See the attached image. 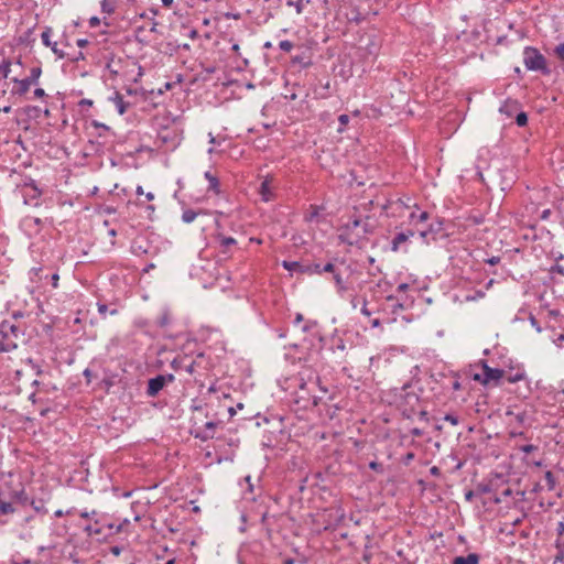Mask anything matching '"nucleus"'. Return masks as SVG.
Returning a JSON list of instances; mask_svg holds the SVG:
<instances>
[{"mask_svg": "<svg viewBox=\"0 0 564 564\" xmlns=\"http://www.w3.org/2000/svg\"><path fill=\"white\" fill-rule=\"evenodd\" d=\"M175 377L172 373L169 375H159L154 378H151L148 381L147 394L148 397L154 398L159 394V392L169 383L174 381Z\"/></svg>", "mask_w": 564, "mask_h": 564, "instance_id": "5", "label": "nucleus"}, {"mask_svg": "<svg viewBox=\"0 0 564 564\" xmlns=\"http://www.w3.org/2000/svg\"><path fill=\"white\" fill-rule=\"evenodd\" d=\"M198 213L192 210V209H186L183 212L182 214V220L186 224H191L195 220V218L197 217Z\"/></svg>", "mask_w": 564, "mask_h": 564, "instance_id": "18", "label": "nucleus"}, {"mask_svg": "<svg viewBox=\"0 0 564 564\" xmlns=\"http://www.w3.org/2000/svg\"><path fill=\"white\" fill-rule=\"evenodd\" d=\"M340 265H336L332 262L326 263L324 267L321 265V274L323 272L334 273Z\"/></svg>", "mask_w": 564, "mask_h": 564, "instance_id": "25", "label": "nucleus"}, {"mask_svg": "<svg viewBox=\"0 0 564 564\" xmlns=\"http://www.w3.org/2000/svg\"><path fill=\"white\" fill-rule=\"evenodd\" d=\"M556 533H557V538H564V522L563 521L557 523Z\"/></svg>", "mask_w": 564, "mask_h": 564, "instance_id": "34", "label": "nucleus"}, {"mask_svg": "<svg viewBox=\"0 0 564 564\" xmlns=\"http://www.w3.org/2000/svg\"><path fill=\"white\" fill-rule=\"evenodd\" d=\"M184 370L189 373V375H193L194 371H195V361H192L191 364L188 365H185L184 366Z\"/></svg>", "mask_w": 564, "mask_h": 564, "instance_id": "36", "label": "nucleus"}, {"mask_svg": "<svg viewBox=\"0 0 564 564\" xmlns=\"http://www.w3.org/2000/svg\"><path fill=\"white\" fill-rule=\"evenodd\" d=\"M88 44V41L86 39H79L77 40V46L84 47Z\"/></svg>", "mask_w": 564, "mask_h": 564, "instance_id": "50", "label": "nucleus"}, {"mask_svg": "<svg viewBox=\"0 0 564 564\" xmlns=\"http://www.w3.org/2000/svg\"><path fill=\"white\" fill-rule=\"evenodd\" d=\"M303 321V315L297 313L294 319V324H300Z\"/></svg>", "mask_w": 564, "mask_h": 564, "instance_id": "55", "label": "nucleus"}, {"mask_svg": "<svg viewBox=\"0 0 564 564\" xmlns=\"http://www.w3.org/2000/svg\"><path fill=\"white\" fill-rule=\"evenodd\" d=\"M41 74H42L41 67L36 66V67L31 68L30 75L26 78H23V79L12 78V80L18 85L15 93L19 95H25L32 85L37 84Z\"/></svg>", "mask_w": 564, "mask_h": 564, "instance_id": "4", "label": "nucleus"}, {"mask_svg": "<svg viewBox=\"0 0 564 564\" xmlns=\"http://www.w3.org/2000/svg\"><path fill=\"white\" fill-rule=\"evenodd\" d=\"M116 0H102L101 10L105 13L111 14L115 11Z\"/></svg>", "mask_w": 564, "mask_h": 564, "instance_id": "19", "label": "nucleus"}, {"mask_svg": "<svg viewBox=\"0 0 564 564\" xmlns=\"http://www.w3.org/2000/svg\"><path fill=\"white\" fill-rule=\"evenodd\" d=\"M14 512V507L11 502H7L0 498V516H6Z\"/></svg>", "mask_w": 564, "mask_h": 564, "instance_id": "16", "label": "nucleus"}, {"mask_svg": "<svg viewBox=\"0 0 564 564\" xmlns=\"http://www.w3.org/2000/svg\"><path fill=\"white\" fill-rule=\"evenodd\" d=\"M343 265L344 264L341 263L340 267L333 273V279L339 295H343L348 290V286L343 279Z\"/></svg>", "mask_w": 564, "mask_h": 564, "instance_id": "9", "label": "nucleus"}, {"mask_svg": "<svg viewBox=\"0 0 564 564\" xmlns=\"http://www.w3.org/2000/svg\"><path fill=\"white\" fill-rule=\"evenodd\" d=\"M511 495H512V490L510 488L505 489L501 494L502 497H509Z\"/></svg>", "mask_w": 564, "mask_h": 564, "instance_id": "56", "label": "nucleus"}, {"mask_svg": "<svg viewBox=\"0 0 564 564\" xmlns=\"http://www.w3.org/2000/svg\"><path fill=\"white\" fill-rule=\"evenodd\" d=\"M294 563H295V562H294V560H293V558H286V560L284 561V564H294Z\"/></svg>", "mask_w": 564, "mask_h": 564, "instance_id": "64", "label": "nucleus"}, {"mask_svg": "<svg viewBox=\"0 0 564 564\" xmlns=\"http://www.w3.org/2000/svg\"><path fill=\"white\" fill-rule=\"evenodd\" d=\"M108 311V307L106 304H98V312L101 314V315H106Z\"/></svg>", "mask_w": 564, "mask_h": 564, "instance_id": "43", "label": "nucleus"}, {"mask_svg": "<svg viewBox=\"0 0 564 564\" xmlns=\"http://www.w3.org/2000/svg\"><path fill=\"white\" fill-rule=\"evenodd\" d=\"M420 237L425 241V242H429L430 241V237H432V239L434 240L435 237L434 235L432 234L431 230H425V229H422V230H419L417 231Z\"/></svg>", "mask_w": 564, "mask_h": 564, "instance_id": "27", "label": "nucleus"}, {"mask_svg": "<svg viewBox=\"0 0 564 564\" xmlns=\"http://www.w3.org/2000/svg\"><path fill=\"white\" fill-rule=\"evenodd\" d=\"M22 195L24 198V204L33 206L39 205V197L41 192L33 183L24 184L22 188Z\"/></svg>", "mask_w": 564, "mask_h": 564, "instance_id": "7", "label": "nucleus"}, {"mask_svg": "<svg viewBox=\"0 0 564 564\" xmlns=\"http://www.w3.org/2000/svg\"><path fill=\"white\" fill-rule=\"evenodd\" d=\"M286 6L294 8L296 13L301 14L304 10V0H297V1L288 0Z\"/></svg>", "mask_w": 564, "mask_h": 564, "instance_id": "20", "label": "nucleus"}, {"mask_svg": "<svg viewBox=\"0 0 564 564\" xmlns=\"http://www.w3.org/2000/svg\"><path fill=\"white\" fill-rule=\"evenodd\" d=\"M20 335V328L9 322H2L0 325V351H11L18 347L17 339Z\"/></svg>", "mask_w": 564, "mask_h": 564, "instance_id": "2", "label": "nucleus"}, {"mask_svg": "<svg viewBox=\"0 0 564 564\" xmlns=\"http://www.w3.org/2000/svg\"><path fill=\"white\" fill-rule=\"evenodd\" d=\"M530 322H531V325H532L533 327H535V329H536L538 332H541V327L539 326V323H538V321L535 319V317H534V316H532V315L530 316Z\"/></svg>", "mask_w": 564, "mask_h": 564, "instance_id": "39", "label": "nucleus"}, {"mask_svg": "<svg viewBox=\"0 0 564 564\" xmlns=\"http://www.w3.org/2000/svg\"><path fill=\"white\" fill-rule=\"evenodd\" d=\"M453 564H479V556L476 553H470L467 556H457L454 558Z\"/></svg>", "mask_w": 564, "mask_h": 564, "instance_id": "12", "label": "nucleus"}, {"mask_svg": "<svg viewBox=\"0 0 564 564\" xmlns=\"http://www.w3.org/2000/svg\"><path fill=\"white\" fill-rule=\"evenodd\" d=\"M10 66H11V62L8 61V59L3 61V63L0 64V76L2 78H8L9 77V74L11 72Z\"/></svg>", "mask_w": 564, "mask_h": 564, "instance_id": "21", "label": "nucleus"}, {"mask_svg": "<svg viewBox=\"0 0 564 564\" xmlns=\"http://www.w3.org/2000/svg\"><path fill=\"white\" fill-rule=\"evenodd\" d=\"M205 178L208 181L209 185H208V191H213L215 193H218L219 192V181L217 178V176H215L214 174H212L209 171H207L205 173Z\"/></svg>", "mask_w": 564, "mask_h": 564, "instance_id": "14", "label": "nucleus"}, {"mask_svg": "<svg viewBox=\"0 0 564 564\" xmlns=\"http://www.w3.org/2000/svg\"><path fill=\"white\" fill-rule=\"evenodd\" d=\"M523 63L527 69L541 72L543 74H549L550 70L546 66L545 57L539 52L538 48L532 46H527L523 50Z\"/></svg>", "mask_w": 564, "mask_h": 564, "instance_id": "1", "label": "nucleus"}, {"mask_svg": "<svg viewBox=\"0 0 564 564\" xmlns=\"http://www.w3.org/2000/svg\"><path fill=\"white\" fill-rule=\"evenodd\" d=\"M110 551L116 556H118L121 553V549L119 546H112Z\"/></svg>", "mask_w": 564, "mask_h": 564, "instance_id": "51", "label": "nucleus"}, {"mask_svg": "<svg viewBox=\"0 0 564 564\" xmlns=\"http://www.w3.org/2000/svg\"><path fill=\"white\" fill-rule=\"evenodd\" d=\"M19 536H20V539H22L24 541H28V540L32 539V533L31 532H25V533H21Z\"/></svg>", "mask_w": 564, "mask_h": 564, "instance_id": "47", "label": "nucleus"}, {"mask_svg": "<svg viewBox=\"0 0 564 564\" xmlns=\"http://www.w3.org/2000/svg\"><path fill=\"white\" fill-rule=\"evenodd\" d=\"M528 122V116L525 112H519L516 117V123L519 126V127H523L525 126Z\"/></svg>", "mask_w": 564, "mask_h": 564, "instance_id": "26", "label": "nucleus"}, {"mask_svg": "<svg viewBox=\"0 0 564 564\" xmlns=\"http://www.w3.org/2000/svg\"><path fill=\"white\" fill-rule=\"evenodd\" d=\"M524 377H525L524 371H520V370H518L516 373L508 376V377H507V380H508V382H510V383H516V382H518V381L523 380V379H524Z\"/></svg>", "mask_w": 564, "mask_h": 564, "instance_id": "23", "label": "nucleus"}, {"mask_svg": "<svg viewBox=\"0 0 564 564\" xmlns=\"http://www.w3.org/2000/svg\"><path fill=\"white\" fill-rule=\"evenodd\" d=\"M169 323V318H167V315L164 314L163 316L161 315L160 317H158V321H156V324L160 326V327H163V326H166Z\"/></svg>", "mask_w": 564, "mask_h": 564, "instance_id": "33", "label": "nucleus"}, {"mask_svg": "<svg viewBox=\"0 0 564 564\" xmlns=\"http://www.w3.org/2000/svg\"><path fill=\"white\" fill-rule=\"evenodd\" d=\"M205 427H206V430H210V431H213V430L216 427V423H214V422H207V423L205 424Z\"/></svg>", "mask_w": 564, "mask_h": 564, "instance_id": "54", "label": "nucleus"}, {"mask_svg": "<svg viewBox=\"0 0 564 564\" xmlns=\"http://www.w3.org/2000/svg\"><path fill=\"white\" fill-rule=\"evenodd\" d=\"M283 268L290 272H300L306 274H321V264H302L297 261H283Z\"/></svg>", "mask_w": 564, "mask_h": 564, "instance_id": "6", "label": "nucleus"}, {"mask_svg": "<svg viewBox=\"0 0 564 564\" xmlns=\"http://www.w3.org/2000/svg\"><path fill=\"white\" fill-rule=\"evenodd\" d=\"M473 497H474V492L473 491H468V492L465 494V498L468 501H470L473 499Z\"/></svg>", "mask_w": 564, "mask_h": 564, "instance_id": "58", "label": "nucleus"}, {"mask_svg": "<svg viewBox=\"0 0 564 564\" xmlns=\"http://www.w3.org/2000/svg\"><path fill=\"white\" fill-rule=\"evenodd\" d=\"M444 420L449 422L452 425H457L459 423L458 417L454 414H446Z\"/></svg>", "mask_w": 564, "mask_h": 564, "instance_id": "30", "label": "nucleus"}, {"mask_svg": "<svg viewBox=\"0 0 564 564\" xmlns=\"http://www.w3.org/2000/svg\"><path fill=\"white\" fill-rule=\"evenodd\" d=\"M85 531H86L89 535H91V534H98V533H99V530H98V529H96V530H95V529H93V527H91V525H87V527L85 528Z\"/></svg>", "mask_w": 564, "mask_h": 564, "instance_id": "42", "label": "nucleus"}, {"mask_svg": "<svg viewBox=\"0 0 564 564\" xmlns=\"http://www.w3.org/2000/svg\"><path fill=\"white\" fill-rule=\"evenodd\" d=\"M500 262V258L499 257H491L490 259L487 260V263L491 264V265H495L497 263Z\"/></svg>", "mask_w": 564, "mask_h": 564, "instance_id": "45", "label": "nucleus"}, {"mask_svg": "<svg viewBox=\"0 0 564 564\" xmlns=\"http://www.w3.org/2000/svg\"><path fill=\"white\" fill-rule=\"evenodd\" d=\"M415 235V231L412 229H408L406 231L398 232L392 241H391V249L393 251H398L400 246L404 242H406L411 237Z\"/></svg>", "mask_w": 564, "mask_h": 564, "instance_id": "8", "label": "nucleus"}, {"mask_svg": "<svg viewBox=\"0 0 564 564\" xmlns=\"http://www.w3.org/2000/svg\"><path fill=\"white\" fill-rule=\"evenodd\" d=\"M79 105H80V106H91V105H93V101H91V100H89V99H82V100L79 101Z\"/></svg>", "mask_w": 564, "mask_h": 564, "instance_id": "53", "label": "nucleus"}, {"mask_svg": "<svg viewBox=\"0 0 564 564\" xmlns=\"http://www.w3.org/2000/svg\"><path fill=\"white\" fill-rule=\"evenodd\" d=\"M64 514H65V512L63 510H61V509L55 511V517H57V518H61Z\"/></svg>", "mask_w": 564, "mask_h": 564, "instance_id": "60", "label": "nucleus"}, {"mask_svg": "<svg viewBox=\"0 0 564 564\" xmlns=\"http://www.w3.org/2000/svg\"><path fill=\"white\" fill-rule=\"evenodd\" d=\"M482 373H474L471 377L474 380L480 382L484 386L495 384L497 386L500 379L503 378L505 371L498 368L489 367L485 361H481Z\"/></svg>", "mask_w": 564, "mask_h": 564, "instance_id": "3", "label": "nucleus"}, {"mask_svg": "<svg viewBox=\"0 0 564 564\" xmlns=\"http://www.w3.org/2000/svg\"><path fill=\"white\" fill-rule=\"evenodd\" d=\"M544 479H545L547 489L553 490L555 488V477L552 474V471L547 470L544 475Z\"/></svg>", "mask_w": 564, "mask_h": 564, "instance_id": "22", "label": "nucleus"}, {"mask_svg": "<svg viewBox=\"0 0 564 564\" xmlns=\"http://www.w3.org/2000/svg\"><path fill=\"white\" fill-rule=\"evenodd\" d=\"M556 550H557V553L554 557V564L564 562V550H561V549H556Z\"/></svg>", "mask_w": 564, "mask_h": 564, "instance_id": "32", "label": "nucleus"}, {"mask_svg": "<svg viewBox=\"0 0 564 564\" xmlns=\"http://www.w3.org/2000/svg\"><path fill=\"white\" fill-rule=\"evenodd\" d=\"M478 490L481 492V494H489L491 491V488L489 485H479L478 486Z\"/></svg>", "mask_w": 564, "mask_h": 564, "instance_id": "37", "label": "nucleus"}, {"mask_svg": "<svg viewBox=\"0 0 564 564\" xmlns=\"http://www.w3.org/2000/svg\"><path fill=\"white\" fill-rule=\"evenodd\" d=\"M34 96H35L36 98H43V97L45 96V91H44V89H42V88H36V89L34 90Z\"/></svg>", "mask_w": 564, "mask_h": 564, "instance_id": "40", "label": "nucleus"}, {"mask_svg": "<svg viewBox=\"0 0 564 564\" xmlns=\"http://www.w3.org/2000/svg\"><path fill=\"white\" fill-rule=\"evenodd\" d=\"M361 314L365 316L371 315V312L367 308V300L366 299H362Z\"/></svg>", "mask_w": 564, "mask_h": 564, "instance_id": "35", "label": "nucleus"}, {"mask_svg": "<svg viewBox=\"0 0 564 564\" xmlns=\"http://www.w3.org/2000/svg\"><path fill=\"white\" fill-rule=\"evenodd\" d=\"M410 217L412 220H414L416 218V215L414 213H412ZM427 218H429V214L426 212H423L417 216V220L421 223L425 221Z\"/></svg>", "mask_w": 564, "mask_h": 564, "instance_id": "31", "label": "nucleus"}, {"mask_svg": "<svg viewBox=\"0 0 564 564\" xmlns=\"http://www.w3.org/2000/svg\"><path fill=\"white\" fill-rule=\"evenodd\" d=\"M518 106V102L514 100H507L501 107L499 108V111L501 113L507 115L508 117L512 116V110L516 109Z\"/></svg>", "mask_w": 564, "mask_h": 564, "instance_id": "15", "label": "nucleus"}, {"mask_svg": "<svg viewBox=\"0 0 564 564\" xmlns=\"http://www.w3.org/2000/svg\"><path fill=\"white\" fill-rule=\"evenodd\" d=\"M272 182L269 178L262 181L259 193L264 202H270L273 198Z\"/></svg>", "mask_w": 564, "mask_h": 564, "instance_id": "10", "label": "nucleus"}, {"mask_svg": "<svg viewBox=\"0 0 564 564\" xmlns=\"http://www.w3.org/2000/svg\"><path fill=\"white\" fill-rule=\"evenodd\" d=\"M99 19L97 17H93L90 20H89V24L90 26H97L99 25Z\"/></svg>", "mask_w": 564, "mask_h": 564, "instance_id": "49", "label": "nucleus"}, {"mask_svg": "<svg viewBox=\"0 0 564 564\" xmlns=\"http://www.w3.org/2000/svg\"><path fill=\"white\" fill-rule=\"evenodd\" d=\"M91 514H96V511L93 510L91 512H88L85 510V511H82L79 516L84 519H88Z\"/></svg>", "mask_w": 564, "mask_h": 564, "instance_id": "46", "label": "nucleus"}, {"mask_svg": "<svg viewBox=\"0 0 564 564\" xmlns=\"http://www.w3.org/2000/svg\"><path fill=\"white\" fill-rule=\"evenodd\" d=\"M113 104L116 105V108L120 115L126 113L129 104L123 100V97L121 94L116 93L115 96L111 98Z\"/></svg>", "mask_w": 564, "mask_h": 564, "instance_id": "13", "label": "nucleus"}, {"mask_svg": "<svg viewBox=\"0 0 564 564\" xmlns=\"http://www.w3.org/2000/svg\"><path fill=\"white\" fill-rule=\"evenodd\" d=\"M408 289H409V284H408V283H401V284L397 288V291H398V292H405Z\"/></svg>", "mask_w": 564, "mask_h": 564, "instance_id": "48", "label": "nucleus"}, {"mask_svg": "<svg viewBox=\"0 0 564 564\" xmlns=\"http://www.w3.org/2000/svg\"><path fill=\"white\" fill-rule=\"evenodd\" d=\"M51 279H52L53 288H57L58 286L59 275L57 273H54Z\"/></svg>", "mask_w": 564, "mask_h": 564, "instance_id": "41", "label": "nucleus"}, {"mask_svg": "<svg viewBox=\"0 0 564 564\" xmlns=\"http://www.w3.org/2000/svg\"><path fill=\"white\" fill-rule=\"evenodd\" d=\"M228 413H229V415H230V416H234V415L236 414V409H235V408H232V406H230V408L228 409Z\"/></svg>", "mask_w": 564, "mask_h": 564, "instance_id": "62", "label": "nucleus"}, {"mask_svg": "<svg viewBox=\"0 0 564 564\" xmlns=\"http://www.w3.org/2000/svg\"><path fill=\"white\" fill-rule=\"evenodd\" d=\"M145 197L148 200H152V199H154V194L149 192V193H147Z\"/></svg>", "mask_w": 564, "mask_h": 564, "instance_id": "63", "label": "nucleus"}, {"mask_svg": "<svg viewBox=\"0 0 564 564\" xmlns=\"http://www.w3.org/2000/svg\"><path fill=\"white\" fill-rule=\"evenodd\" d=\"M550 213H551V212H550V209H545V210H543V212H542V215H541L542 219H547V217H549Z\"/></svg>", "mask_w": 564, "mask_h": 564, "instance_id": "57", "label": "nucleus"}, {"mask_svg": "<svg viewBox=\"0 0 564 564\" xmlns=\"http://www.w3.org/2000/svg\"><path fill=\"white\" fill-rule=\"evenodd\" d=\"M534 448H535V447H534L533 445H524V446L522 447V451H523L524 453H530V452H532Z\"/></svg>", "mask_w": 564, "mask_h": 564, "instance_id": "52", "label": "nucleus"}, {"mask_svg": "<svg viewBox=\"0 0 564 564\" xmlns=\"http://www.w3.org/2000/svg\"><path fill=\"white\" fill-rule=\"evenodd\" d=\"M26 361L32 368V370H34L36 376H40L42 373V369L40 368V366L34 364V361L31 358H29Z\"/></svg>", "mask_w": 564, "mask_h": 564, "instance_id": "29", "label": "nucleus"}, {"mask_svg": "<svg viewBox=\"0 0 564 564\" xmlns=\"http://www.w3.org/2000/svg\"><path fill=\"white\" fill-rule=\"evenodd\" d=\"M338 120H339V122H340L341 124H347V123H348V121H349V117H348L347 115H340V116L338 117Z\"/></svg>", "mask_w": 564, "mask_h": 564, "instance_id": "44", "label": "nucleus"}, {"mask_svg": "<svg viewBox=\"0 0 564 564\" xmlns=\"http://www.w3.org/2000/svg\"><path fill=\"white\" fill-rule=\"evenodd\" d=\"M360 226H366V223H364L362 220L360 219H352V220H349L346 225V229L349 230V231H352L355 229H357L358 227Z\"/></svg>", "mask_w": 564, "mask_h": 564, "instance_id": "24", "label": "nucleus"}, {"mask_svg": "<svg viewBox=\"0 0 564 564\" xmlns=\"http://www.w3.org/2000/svg\"><path fill=\"white\" fill-rule=\"evenodd\" d=\"M217 239L219 240L220 247H223L224 250L229 246H234L237 243V240L232 237H225L223 235H218Z\"/></svg>", "mask_w": 564, "mask_h": 564, "instance_id": "17", "label": "nucleus"}, {"mask_svg": "<svg viewBox=\"0 0 564 564\" xmlns=\"http://www.w3.org/2000/svg\"><path fill=\"white\" fill-rule=\"evenodd\" d=\"M164 7H170L173 3V0H161Z\"/></svg>", "mask_w": 564, "mask_h": 564, "instance_id": "61", "label": "nucleus"}, {"mask_svg": "<svg viewBox=\"0 0 564 564\" xmlns=\"http://www.w3.org/2000/svg\"><path fill=\"white\" fill-rule=\"evenodd\" d=\"M42 42L45 46L51 47L52 51L59 57L63 58L65 56L63 51L57 50L56 43L51 42V30L47 29L41 34Z\"/></svg>", "mask_w": 564, "mask_h": 564, "instance_id": "11", "label": "nucleus"}, {"mask_svg": "<svg viewBox=\"0 0 564 564\" xmlns=\"http://www.w3.org/2000/svg\"><path fill=\"white\" fill-rule=\"evenodd\" d=\"M552 272H556L561 275H564V267L556 264L552 268Z\"/></svg>", "mask_w": 564, "mask_h": 564, "instance_id": "38", "label": "nucleus"}, {"mask_svg": "<svg viewBox=\"0 0 564 564\" xmlns=\"http://www.w3.org/2000/svg\"><path fill=\"white\" fill-rule=\"evenodd\" d=\"M397 310H401V311H402V310H404V305H403L402 303H397V304L394 305V310H393V312H397Z\"/></svg>", "mask_w": 564, "mask_h": 564, "instance_id": "59", "label": "nucleus"}, {"mask_svg": "<svg viewBox=\"0 0 564 564\" xmlns=\"http://www.w3.org/2000/svg\"><path fill=\"white\" fill-rule=\"evenodd\" d=\"M293 43L289 40H283L279 43V47L284 52H290L293 48Z\"/></svg>", "mask_w": 564, "mask_h": 564, "instance_id": "28", "label": "nucleus"}]
</instances>
